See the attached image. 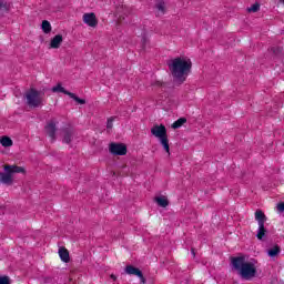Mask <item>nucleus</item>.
<instances>
[{
  "label": "nucleus",
  "mask_w": 284,
  "mask_h": 284,
  "mask_svg": "<svg viewBox=\"0 0 284 284\" xmlns=\"http://www.w3.org/2000/svg\"><path fill=\"white\" fill-rule=\"evenodd\" d=\"M58 253L63 263H70V252L68 248L60 247Z\"/></svg>",
  "instance_id": "obj_14"
},
{
  "label": "nucleus",
  "mask_w": 284,
  "mask_h": 284,
  "mask_svg": "<svg viewBox=\"0 0 284 284\" xmlns=\"http://www.w3.org/2000/svg\"><path fill=\"white\" fill-rule=\"evenodd\" d=\"M51 92H61L62 94H67V97H70V99H73V101H75L80 105H85V99H81L77 97V94L65 90V88H63L61 83H58L55 87H53L51 89Z\"/></svg>",
  "instance_id": "obj_5"
},
{
  "label": "nucleus",
  "mask_w": 284,
  "mask_h": 284,
  "mask_svg": "<svg viewBox=\"0 0 284 284\" xmlns=\"http://www.w3.org/2000/svg\"><path fill=\"white\" fill-rule=\"evenodd\" d=\"M267 236V229H265V224H260L256 233V239L258 241H265Z\"/></svg>",
  "instance_id": "obj_13"
},
{
  "label": "nucleus",
  "mask_w": 284,
  "mask_h": 284,
  "mask_svg": "<svg viewBox=\"0 0 284 284\" xmlns=\"http://www.w3.org/2000/svg\"><path fill=\"white\" fill-rule=\"evenodd\" d=\"M193 256H196V253L194 252V248L191 250Z\"/></svg>",
  "instance_id": "obj_32"
},
{
  "label": "nucleus",
  "mask_w": 284,
  "mask_h": 284,
  "mask_svg": "<svg viewBox=\"0 0 284 284\" xmlns=\"http://www.w3.org/2000/svg\"><path fill=\"white\" fill-rule=\"evenodd\" d=\"M83 22L90 28H97V26H99V20H97V14H94V12L84 13Z\"/></svg>",
  "instance_id": "obj_9"
},
{
  "label": "nucleus",
  "mask_w": 284,
  "mask_h": 284,
  "mask_svg": "<svg viewBox=\"0 0 284 284\" xmlns=\"http://www.w3.org/2000/svg\"><path fill=\"white\" fill-rule=\"evenodd\" d=\"M45 93L34 88L29 89L24 98L27 99V105L29 108H42L45 104Z\"/></svg>",
  "instance_id": "obj_4"
},
{
  "label": "nucleus",
  "mask_w": 284,
  "mask_h": 284,
  "mask_svg": "<svg viewBox=\"0 0 284 284\" xmlns=\"http://www.w3.org/2000/svg\"><path fill=\"white\" fill-rule=\"evenodd\" d=\"M184 123H187V119L180 118L171 125V128H173V130H179V128H181Z\"/></svg>",
  "instance_id": "obj_21"
},
{
  "label": "nucleus",
  "mask_w": 284,
  "mask_h": 284,
  "mask_svg": "<svg viewBox=\"0 0 284 284\" xmlns=\"http://www.w3.org/2000/svg\"><path fill=\"white\" fill-rule=\"evenodd\" d=\"M61 43H63V36L57 34L50 41V48L53 50H59L61 48Z\"/></svg>",
  "instance_id": "obj_12"
},
{
  "label": "nucleus",
  "mask_w": 284,
  "mask_h": 284,
  "mask_svg": "<svg viewBox=\"0 0 284 284\" xmlns=\"http://www.w3.org/2000/svg\"><path fill=\"white\" fill-rule=\"evenodd\" d=\"M282 3H284V0H280Z\"/></svg>",
  "instance_id": "obj_34"
},
{
  "label": "nucleus",
  "mask_w": 284,
  "mask_h": 284,
  "mask_svg": "<svg viewBox=\"0 0 284 284\" xmlns=\"http://www.w3.org/2000/svg\"><path fill=\"white\" fill-rule=\"evenodd\" d=\"M111 278H112V281H116V275L111 274Z\"/></svg>",
  "instance_id": "obj_31"
},
{
  "label": "nucleus",
  "mask_w": 284,
  "mask_h": 284,
  "mask_svg": "<svg viewBox=\"0 0 284 284\" xmlns=\"http://www.w3.org/2000/svg\"><path fill=\"white\" fill-rule=\"evenodd\" d=\"M0 144L2 145V148H12V145H14V142L10 136L3 135L0 138Z\"/></svg>",
  "instance_id": "obj_16"
},
{
  "label": "nucleus",
  "mask_w": 284,
  "mask_h": 284,
  "mask_svg": "<svg viewBox=\"0 0 284 284\" xmlns=\"http://www.w3.org/2000/svg\"><path fill=\"white\" fill-rule=\"evenodd\" d=\"M231 267L242 281H254L258 276L256 264L254 262H247L245 255L231 257Z\"/></svg>",
  "instance_id": "obj_2"
},
{
  "label": "nucleus",
  "mask_w": 284,
  "mask_h": 284,
  "mask_svg": "<svg viewBox=\"0 0 284 284\" xmlns=\"http://www.w3.org/2000/svg\"><path fill=\"white\" fill-rule=\"evenodd\" d=\"M151 85L156 87V88H164V87H165V83L155 80V81H153V82L151 83Z\"/></svg>",
  "instance_id": "obj_26"
},
{
  "label": "nucleus",
  "mask_w": 284,
  "mask_h": 284,
  "mask_svg": "<svg viewBox=\"0 0 284 284\" xmlns=\"http://www.w3.org/2000/svg\"><path fill=\"white\" fill-rule=\"evenodd\" d=\"M255 221H257V225H265L267 216H265V213H263L261 210H257L255 212Z\"/></svg>",
  "instance_id": "obj_15"
},
{
  "label": "nucleus",
  "mask_w": 284,
  "mask_h": 284,
  "mask_svg": "<svg viewBox=\"0 0 284 284\" xmlns=\"http://www.w3.org/2000/svg\"><path fill=\"white\" fill-rule=\"evenodd\" d=\"M62 135H63V139H62L63 143H67V145H70L74 136H77V131L71 126H68L62 129Z\"/></svg>",
  "instance_id": "obj_7"
},
{
  "label": "nucleus",
  "mask_w": 284,
  "mask_h": 284,
  "mask_svg": "<svg viewBox=\"0 0 284 284\" xmlns=\"http://www.w3.org/2000/svg\"><path fill=\"white\" fill-rule=\"evenodd\" d=\"M109 152L114 156H125L128 154V146L123 143H111Z\"/></svg>",
  "instance_id": "obj_6"
},
{
  "label": "nucleus",
  "mask_w": 284,
  "mask_h": 284,
  "mask_svg": "<svg viewBox=\"0 0 284 284\" xmlns=\"http://www.w3.org/2000/svg\"><path fill=\"white\" fill-rule=\"evenodd\" d=\"M278 254H281V246H278V244H275L272 248H270L267 251V255L271 258H276V256H278Z\"/></svg>",
  "instance_id": "obj_17"
},
{
  "label": "nucleus",
  "mask_w": 284,
  "mask_h": 284,
  "mask_svg": "<svg viewBox=\"0 0 284 284\" xmlns=\"http://www.w3.org/2000/svg\"><path fill=\"white\" fill-rule=\"evenodd\" d=\"M277 210L284 212V202L277 204Z\"/></svg>",
  "instance_id": "obj_29"
},
{
  "label": "nucleus",
  "mask_w": 284,
  "mask_h": 284,
  "mask_svg": "<svg viewBox=\"0 0 284 284\" xmlns=\"http://www.w3.org/2000/svg\"><path fill=\"white\" fill-rule=\"evenodd\" d=\"M125 272L129 275L138 276L140 278L141 283H145V277L143 276V272L132 265H126Z\"/></svg>",
  "instance_id": "obj_11"
},
{
  "label": "nucleus",
  "mask_w": 284,
  "mask_h": 284,
  "mask_svg": "<svg viewBox=\"0 0 284 284\" xmlns=\"http://www.w3.org/2000/svg\"><path fill=\"white\" fill-rule=\"evenodd\" d=\"M169 70L175 85H183L187 75L192 72V61L181 57L174 58L168 62Z\"/></svg>",
  "instance_id": "obj_1"
},
{
  "label": "nucleus",
  "mask_w": 284,
  "mask_h": 284,
  "mask_svg": "<svg viewBox=\"0 0 284 284\" xmlns=\"http://www.w3.org/2000/svg\"><path fill=\"white\" fill-rule=\"evenodd\" d=\"M50 281H52V277L44 278V283H50Z\"/></svg>",
  "instance_id": "obj_30"
},
{
  "label": "nucleus",
  "mask_w": 284,
  "mask_h": 284,
  "mask_svg": "<svg viewBox=\"0 0 284 284\" xmlns=\"http://www.w3.org/2000/svg\"><path fill=\"white\" fill-rule=\"evenodd\" d=\"M116 14H119V17H123V6L118 7Z\"/></svg>",
  "instance_id": "obj_27"
},
{
  "label": "nucleus",
  "mask_w": 284,
  "mask_h": 284,
  "mask_svg": "<svg viewBox=\"0 0 284 284\" xmlns=\"http://www.w3.org/2000/svg\"><path fill=\"white\" fill-rule=\"evenodd\" d=\"M247 12H258L261 10V3L255 2L252 7H248Z\"/></svg>",
  "instance_id": "obj_24"
},
{
  "label": "nucleus",
  "mask_w": 284,
  "mask_h": 284,
  "mask_svg": "<svg viewBox=\"0 0 284 284\" xmlns=\"http://www.w3.org/2000/svg\"><path fill=\"white\" fill-rule=\"evenodd\" d=\"M113 125H114V116H111L106 121V130H112Z\"/></svg>",
  "instance_id": "obj_25"
},
{
  "label": "nucleus",
  "mask_w": 284,
  "mask_h": 284,
  "mask_svg": "<svg viewBox=\"0 0 284 284\" xmlns=\"http://www.w3.org/2000/svg\"><path fill=\"white\" fill-rule=\"evenodd\" d=\"M271 50H272L274 57H276L277 59H281V57H283V48L282 47H273Z\"/></svg>",
  "instance_id": "obj_23"
},
{
  "label": "nucleus",
  "mask_w": 284,
  "mask_h": 284,
  "mask_svg": "<svg viewBox=\"0 0 284 284\" xmlns=\"http://www.w3.org/2000/svg\"><path fill=\"white\" fill-rule=\"evenodd\" d=\"M0 8H3V2L0 0Z\"/></svg>",
  "instance_id": "obj_33"
},
{
  "label": "nucleus",
  "mask_w": 284,
  "mask_h": 284,
  "mask_svg": "<svg viewBox=\"0 0 284 284\" xmlns=\"http://www.w3.org/2000/svg\"><path fill=\"white\" fill-rule=\"evenodd\" d=\"M42 32H44V34H50L52 32V24H50V21L48 20H43L42 21Z\"/></svg>",
  "instance_id": "obj_20"
},
{
  "label": "nucleus",
  "mask_w": 284,
  "mask_h": 284,
  "mask_svg": "<svg viewBox=\"0 0 284 284\" xmlns=\"http://www.w3.org/2000/svg\"><path fill=\"white\" fill-rule=\"evenodd\" d=\"M154 201L160 207H168V205H170V201L165 196H158Z\"/></svg>",
  "instance_id": "obj_19"
},
{
  "label": "nucleus",
  "mask_w": 284,
  "mask_h": 284,
  "mask_svg": "<svg viewBox=\"0 0 284 284\" xmlns=\"http://www.w3.org/2000/svg\"><path fill=\"white\" fill-rule=\"evenodd\" d=\"M145 43H148V37H142V49L145 50Z\"/></svg>",
  "instance_id": "obj_28"
},
{
  "label": "nucleus",
  "mask_w": 284,
  "mask_h": 284,
  "mask_svg": "<svg viewBox=\"0 0 284 284\" xmlns=\"http://www.w3.org/2000/svg\"><path fill=\"white\" fill-rule=\"evenodd\" d=\"M151 134L153 136H155L156 139H162L163 136L168 135V129L165 128V125L160 124V125H154L151 129Z\"/></svg>",
  "instance_id": "obj_8"
},
{
  "label": "nucleus",
  "mask_w": 284,
  "mask_h": 284,
  "mask_svg": "<svg viewBox=\"0 0 284 284\" xmlns=\"http://www.w3.org/2000/svg\"><path fill=\"white\" fill-rule=\"evenodd\" d=\"M3 169L4 172H0V183L3 185H12L14 183L13 174H26V168L23 166L7 164Z\"/></svg>",
  "instance_id": "obj_3"
},
{
  "label": "nucleus",
  "mask_w": 284,
  "mask_h": 284,
  "mask_svg": "<svg viewBox=\"0 0 284 284\" xmlns=\"http://www.w3.org/2000/svg\"><path fill=\"white\" fill-rule=\"evenodd\" d=\"M155 8H156V10H159V12H162V14H165V1L164 0H158V2L155 3Z\"/></svg>",
  "instance_id": "obj_22"
},
{
  "label": "nucleus",
  "mask_w": 284,
  "mask_h": 284,
  "mask_svg": "<svg viewBox=\"0 0 284 284\" xmlns=\"http://www.w3.org/2000/svg\"><path fill=\"white\" fill-rule=\"evenodd\" d=\"M44 130L48 134V136H50V139L52 141H57V122L54 121H50L45 126Z\"/></svg>",
  "instance_id": "obj_10"
},
{
  "label": "nucleus",
  "mask_w": 284,
  "mask_h": 284,
  "mask_svg": "<svg viewBox=\"0 0 284 284\" xmlns=\"http://www.w3.org/2000/svg\"><path fill=\"white\" fill-rule=\"evenodd\" d=\"M159 141L163 146L164 151L170 155V140L168 139V135L159 138Z\"/></svg>",
  "instance_id": "obj_18"
}]
</instances>
